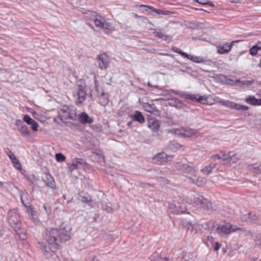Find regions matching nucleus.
Masks as SVG:
<instances>
[{"label":"nucleus","mask_w":261,"mask_h":261,"mask_svg":"<svg viewBox=\"0 0 261 261\" xmlns=\"http://www.w3.org/2000/svg\"><path fill=\"white\" fill-rule=\"evenodd\" d=\"M70 239V228H46L42 236V241L38 242L39 247L47 258L53 255L58 249L60 244Z\"/></svg>","instance_id":"f257e3e1"},{"label":"nucleus","mask_w":261,"mask_h":261,"mask_svg":"<svg viewBox=\"0 0 261 261\" xmlns=\"http://www.w3.org/2000/svg\"><path fill=\"white\" fill-rule=\"evenodd\" d=\"M59 115L61 120L64 119L76 120L77 118L76 109L73 106H63L60 110Z\"/></svg>","instance_id":"f03ea898"},{"label":"nucleus","mask_w":261,"mask_h":261,"mask_svg":"<svg viewBox=\"0 0 261 261\" xmlns=\"http://www.w3.org/2000/svg\"><path fill=\"white\" fill-rule=\"evenodd\" d=\"M86 95L85 83L82 81H79L77 82L76 88L73 93L76 103L80 104L84 102L86 99Z\"/></svg>","instance_id":"7ed1b4c3"},{"label":"nucleus","mask_w":261,"mask_h":261,"mask_svg":"<svg viewBox=\"0 0 261 261\" xmlns=\"http://www.w3.org/2000/svg\"><path fill=\"white\" fill-rule=\"evenodd\" d=\"M8 218L10 225L17 232V229L19 230L21 228V224L17 211L16 210H10L8 213Z\"/></svg>","instance_id":"20e7f679"},{"label":"nucleus","mask_w":261,"mask_h":261,"mask_svg":"<svg viewBox=\"0 0 261 261\" xmlns=\"http://www.w3.org/2000/svg\"><path fill=\"white\" fill-rule=\"evenodd\" d=\"M172 91L175 94L186 99H190L193 101H197L202 104H205L207 102V98L204 96H201L199 94H191L187 92H179L172 90Z\"/></svg>","instance_id":"39448f33"},{"label":"nucleus","mask_w":261,"mask_h":261,"mask_svg":"<svg viewBox=\"0 0 261 261\" xmlns=\"http://www.w3.org/2000/svg\"><path fill=\"white\" fill-rule=\"evenodd\" d=\"M240 228L236 225H233L230 223H225L219 225L217 227V232L221 236H227Z\"/></svg>","instance_id":"423d86ee"},{"label":"nucleus","mask_w":261,"mask_h":261,"mask_svg":"<svg viewBox=\"0 0 261 261\" xmlns=\"http://www.w3.org/2000/svg\"><path fill=\"white\" fill-rule=\"evenodd\" d=\"M94 18H93L94 21L95 25L100 29H102L105 33L109 34L113 31V28L111 24L107 22L104 18L100 15L94 16Z\"/></svg>","instance_id":"0eeeda50"},{"label":"nucleus","mask_w":261,"mask_h":261,"mask_svg":"<svg viewBox=\"0 0 261 261\" xmlns=\"http://www.w3.org/2000/svg\"><path fill=\"white\" fill-rule=\"evenodd\" d=\"M193 202L199 208L207 211H213L214 210L212 203L202 196L197 195L195 196L193 199Z\"/></svg>","instance_id":"6e6552de"},{"label":"nucleus","mask_w":261,"mask_h":261,"mask_svg":"<svg viewBox=\"0 0 261 261\" xmlns=\"http://www.w3.org/2000/svg\"><path fill=\"white\" fill-rule=\"evenodd\" d=\"M175 169L185 173L192 174H194L198 170L196 167L194 166L192 163L187 164L182 162H178L175 165Z\"/></svg>","instance_id":"1a4fd4ad"},{"label":"nucleus","mask_w":261,"mask_h":261,"mask_svg":"<svg viewBox=\"0 0 261 261\" xmlns=\"http://www.w3.org/2000/svg\"><path fill=\"white\" fill-rule=\"evenodd\" d=\"M173 158V155H168L165 152H162L155 154L152 158V161L156 164L162 165L169 161H171Z\"/></svg>","instance_id":"9d476101"},{"label":"nucleus","mask_w":261,"mask_h":261,"mask_svg":"<svg viewBox=\"0 0 261 261\" xmlns=\"http://www.w3.org/2000/svg\"><path fill=\"white\" fill-rule=\"evenodd\" d=\"M97 61L98 63L99 67L101 69H106L109 66L110 63V59L106 54L103 53L99 55L97 57Z\"/></svg>","instance_id":"9b49d317"},{"label":"nucleus","mask_w":261,"mask_h":261,"mask_svg":"<svg viewBox=\"0 0 261 261\" xmlns=\"http://www.w3.org/2000/svg\"><path fill=\"white\" fill-rule=\"evenodd\" d=\"M239 42V41H232L230 43H226L222 44H220L217 46V53L219 54H225L228 53L232 46V45L236 43Z\"/></svg>","instance_id":"f8f14e48"},{"label":"nucleus","mask_w":261,"mask_h":261,"mask_svg":"<svg viewBox=\"0 0 261 261\" xmlns=\"http://www.w3.org/2000/svg\"><path fill=\"white\" fill-rule=\"evenodd\" d=\"M42 179L46 186L54 190L57 189L55 179L48 172H46L44 173Z\"/></svg>","instance_id":"ddd939ff"},{"label":"nucleus","mask_w":261,"mask_h":261,"mask_svg":"<svg viewBox=\"0 0 261 261\" xmlns=\"http://www.w3.org/2000/svg\"><path fill=\"white\" fill-rule=\"evenodd\" d=\"M20 199L23 206L26 209L32 207L33 206L31 204L30 197L28 193L25 191H20Z\"/></svg>","instance_id":"4468645a"},{"label":"nucleus","mask_w":261,"mask_h":261,"mask_svg":"<svg viewBox=\"0 0 261 261\" xmlns=\"http://www.w3.org/2000/svg\"><path fill=\"white\" fill-rule=\"evenodd\" d=\"M26 211L28 214L30 219L35 224L37 225L39 223V220L37 216V213L35 210L33 206L26 209Z\"/></svg>","instance_id":"2eb2a0df"},{"label":"nucleus","mask_w":261,"mask_h":261,"mask_svg":"<svg viewBox=\"0 0 261 261\" xmlns=\"http://www.w3.org/2000/svg\"><path fill=\"white\" fill-rule=\"evenodd\" d=\"M211 158L214 161L218 160L220 161L224 162V164L228 163L230 158L229 152L228 153L221 152V154L213 155L211 156Z\"/></svg>","instance_id":"dca6fc26"},{"label":"nucleus","mask_w":261,"mask_h":261,"mask_svg":"<svg viewBox=\"0 0 261 261\" xmlns=\"http://www.w3.org/2000/svg\"><path fill=\"white\" fill-rule=\"evenodd\" d=\"M199 133L195 129L191 128H183L182 137L187 138H197Z\"/></svg>","instance_id":"f3484780"},{"label":"nucleus","mask_w":261,"mask_h":261,"mask_svg":"<svg viewBox=\"0 0 261 261\" xmlns=\"http://www.w3.org/2000/svg\"><path fill=\"white\" fill-rule=\"evenodd\" d=\"M23 120L28 124L31 125V128L34 131H37L38 130V123L32 119L29 115H24Z\"/></svg>","instance_id":"a211bd4d"},{"label":"nucleus","mask_w":261,"mask_h":261,"mask_svg":"<svg viewBox=\"0 0 261 261\" xmlns=\"http://www.w3.org/2000/svg\"><path fill=\"white\" fill-rule=\"evenodd\" d=\"M99 103L103 106L106 107L109 102V98L108 94L105 93L103 90H101V92L99 94V96L98 97Z\"/></svg>","instance_id":"6ab92c4d"},{"label":"nucleus","mask_w":261,"mask_h":261,"mask_svg":"<svg viewBox=\"0 0 261 261\" xmlns=\"http://www.w3.org/2000/svg\"><path fill=\"white\" fill-rule=\"evenodd\" d=\"M79 119L80 122L83 124H91L93 122V118L89 116V115L85 112H83L79 115Z\"/></svg>","instance_id":"aec40b11"},{"label":"nucleus","mask_w":261,"mask_h":261,"mask_svg":"<svg viewBox=\"0 0 261 261\" xmlns=\"http://www.w3.org/2000/svg\"><path fill=\"white\" fill-rule=\"evenodd\" d=\"M86 163L84 159L75 158L72 161L71 167L72 169L82 168Z\"/></svg>","instance_id":"412c9836"},{"label":"nucleus","mask_w":261,"mask_h":261,"mask_svg":"<svg viewBox=\"0 0 261 261\" xmlns=\"http://www.w3.org/2000/svg\"><path fill=\"white\" fill-rule=\"evenodd\" d=\"M169 210L171 213L175 214L184 213L186 212V209L182 210L181 206H179V203L177 205L170 203L169 204Z\"/></svg>","instance_id":"4be33fe9"},{"label":"nucleus","mask_w":261,"mask_h":261,"mask_svg":"<svg viewBox=\"0 0 261 261\" xmlns=\"http://www.w3.org/2000/svg\"><path fill=\"white\" fill-rule=\"evenodd\" d=\"M247 168L250 171L256 174H261V164H249Z\"/></svg>","instance_id":"5701e85b"},{"label":"nucleus","mask_w":261,"mask_h":261,"mask_svg":"<svg viewBox=\"0 0 261 261\" xmlns=\"http://www.w3.org/2000/svg\"><path fill=\"white\" fill-rule=\"evenodd\" d=\"M132 118L136 121L143 123L145 121V118L142 114L139 111L135 112V114L131 116Z\"/></svg>","instance_id":"b1692460"},{"label":"nucleus","mask_w":261,"mask_h":261,"mask_svg":"<svg viewBox=\"0 0 261 261\" xmlns=\"http://www.w3.org/2000/svg\"><path fill=\"white\" fill-rule=\"evenodd\" d=\"M219 102L224 107L236 110L237 103L234 102L221 99Z\"/></svg>","instance_id":"393cba45"},{"label":"nucleus","mask_w":261,"mask_h":261,"mask_svg":"<svg viewBox=\"0 0 261 261\" xmlns=\"http://www.w3.org/2000/svg\"><path fill=\"white\" fill-rule=\"evenodd\" d=\"M191 181L198 186H201L206 183V179L204 178L196 177L194 176L191 178Z\"/></svg>","instance_id":"a878e982"},{"label":"nucleus","mask_w":261,"mask_h":261,"mask_svg":"<svg viewBox=\"0 0 261 261\" xmlns=\"http://www.w3.org/2000/svg\"><path fill=\"white\" fill-rule=\"evenodd\" d=\"M245 101L252 106H260L259 99L256 98L255 96L252 95L249 96L245 99Z\"/></svg>","instance_id":"bb28decb"},{"label":"nucleus","mask_w":261,"mask_h":261,"mask_svg":"<svg viewBox=\"0 0 261 261\" xmlns=\"http://www.w3.org/2000/svg\"><path fill=\"white\" fill-rule=\"evenodd\" d=\"M148 127L153 132H155L159 130L160 127V122L157 120H153L152 121H150L149 122Z\"/></svg>","instance_id":"cd10ccee"},{"label":"nucleus","mask_w":261,"mask_h":261,"mask_svg":"<svg viewBox=\"0 0 261 261\" xmlns=\"http://www.w3.org/2000/svg\"><path fill=\"white\" fill-rule=\"evenodd\" d=\"M236 83H239V86L241 87H248L251 85L252 84L254 83V80H242L240 81V80H237Z\"/></svg>","instance_id":"c85d7f7f"},{"label":"nucleus","mask_w":261,"mask_h":261,"mask_svg":"<svg viewBox=\"0 0 261 261\" xmlns=\"http://www.w3.org/2000/svg\"><path fill=\"white\" fill-rule=\"evenodd\" d=\"M169 105L179 109L184 108L185 106L184 104L180 100L177 99L174 101L170 102Z\"/></svg>","instance_id":"c756f323"},{"label":"nucleus","mask_w":261,"mask_h":261,"mask_svg":"<svg viewBox=\"0 0 261 261\" xmlns=\"http://www.w3.org/2000/svg\"><path fill=\"white\" fill-rule=\"evenodd\" d=\"M229 156H230V158H229V162L228 163H237L239 159V157L238 156V155L234 153L233 152H229Z\"/></svg>","instance_id":"7c9ffc66"},{"label":"nucleus","mask_w":261,"mask_h":261,"mask_svg":"<svg viewBox=\"0 0 261 261\" xmlns=\"http://www.w3.org/2000/svg\"><path fill=\"white\" fill-rule=\"evenodd\" d=\"M249 222L261 225V218L258 217L255 214H252Z\"/></svg>","instance_id":"2f4dec72"},{"label":"nucleus","mask_w":261,"mask_h":261,"mask_svg":"<svg viewBox=\"0 0 261 261\" xmlns=\"http://www.w3.org/2000/svg\"><path fill=\"white\" fill-rule=\"evenodd\" d=\"M150 30L153 31V34H155V37H158L159 38H163L164 37L168 38L169 37L167 35H165L164 33L160 30L157 31L154 29H151Z\"/></svg>","instance_id":"473e14b6"},{"label":"nucleus","mask_w":261,"mask_h":261,"mask_svg":"<svg viewBox=\"0 0 261 261\" xmlns=\"http://www.w3.org/2000/svg\"><path fill=\"white\" fill-rule=\"evenodd\" d=\"M202 227L205 230H211L215 227V222L213 221H210L202 225Z\"/></svg>","instance_id":"72a5a7b5"},{"label":"nucleus","mask_w":261,"mask_h":261,"mask_svg":"<svg viewBox=\"0 0 261 261\" xmlns=\"http://www.w3.org/2000/svg\"><path fill=\"white\" fill-rule=\"evenodd\" d=\"M182 258L185 261H196V257H194L193 254L190 253H185L182 256Z\"/></svg>","instance_id":"f704fd0d"},{"label":"nucleus","mask_w":261,"mask_h":261,"mask_svg":"<svg viewBox=\"0 0 261 261\" xmlns=\"http://www.w3.org/2000/svg\"><path fill=\"white\" fill-rule=\"evenodd\" d=\"M190 60L197 63H204L205 61L203 58L198 56H193L192 55H191Z\"/></svg>","instance_id":"c9c22d12"},{"label":"nucleus","mask_w":261,"mask_h":261,"mask_svg":"<svg viewBox=\"0 0 261 261\" xmlns=\"http://www.w3.org/2000/svg\"><path fill=\"white\" fill-rule=\"evenodd\" d=\"M252 215L251 213H247L246 214H241V219L243 221L250 222V217Z\"/></svg>","instance_id":"e433bc0d"},{"label":"nucleus","mask_w":261,"mask_h":261,"mask_svg":"<svg viewBox=\"0 0 261 261\" xmlns=\"http://www.w3.org/2000/svg\"><path fill=\"white\" fill-rule=\"evenodd\" d=\"M20 132L21 136L23 137L29 136L30 134L28 127L26 125L24 126L22 128L19 130Z\"/></svg>","instance_id":"4c0bfd02"},{"label":"nucleus","mask_w":261,"mask_h":261,"mask_svg":"<svg viewBox=\"0 0 261 261\" xmlns=\"http://www.w3.org/2000/svg\"><path fill=\"white\" fill-rule=\"evenodd\" d=\"M169 132L174 135L182 137V133H183V128L179 129V128H173L171 129Z\"/></svg>","instance_id":"58836bf2"},{"label":"nucleus","mask_w":261,"mask_h":261,"mask_svg":"<svg viewBox=\"0 0 261 261\" xmlns=\"http://www.w3.org/2000/svg\"><path fill=\"white\" fill-rule=\"evenodd\" d=\"M11 161L16 169L18 170H20L21 169V165L19 160L16 157L15 158V159L11 160Z\"/></svg>","instance_id":"ea45409f"},{"label":"nucleus","mask_w":261,"mask_h":261,"mask_svg":"<svg viewBox=\"0 0 261 261\" xmlns=\"http://www.w3.org/2000/svg\"><path fill=\"white\" fill-rule=\"evenodd\" d=\"M56 160L59 162H63L65 161L66 157L61 153H58L56 154Z\"/></svg>","instance_id":"a19ab883"},{"label":"nucleus","mask_w":261,"mask_h":261,"mask_svg":"<svg viewBox=\"0 0 261 261\" xmlns=\"http://www.w3.org/2000/svg\"><path fill=\"white\" fill-rule=\"evenodd\" d=\"M159 258V254L158 252H154L150 256V259L151 261H166V259H163V260H158Z\"/></svg>","instance_id":"79ce46f5"},{"label":"nucleus","mask_w":261,"mask_h":261,"mask_svg":"<svg viewBox=\"0 0 261 261\" xmlns=\"http://www.w3.org/2000/svg\"><path fill=\"white\" fill-rule=\"evenodd\" d=\"M195 1L196 2H197L198 3L201 4L202 5H208L211 6H213V7L214 6V5L213 4V2L207 1V0H195Z\"/></svg>","instance_id":"37998d69"},{"label":"nucleus","mask_w":261,"mask_h":261,"mask_svg":"<svg viewBox=\"0 0 261 261\" xmlns=\"http://www.w3.org/2000/svg\"><path fill=\"white\" fill-rule=\"evenodd\" d=\"M258 50V47L256 45H253L250 49V54L252 56H255Z\"/></svg>","instance_id":"c03bdc74"},{"label":"nucleus","mask_w":261,"mask_h":261,"mask_svg":"<svg viewBox=\"0 0 261 261\" xmlns=\"http://www.w3.org/2000/svg\"><path fill=\"white\" fill-rule=\"evenodd\" d=\"M212 170L211 167L210 166H205L203 169L201 170V171L206 175L209 174Z\"/></svg>","instance_id":"a18cd8bd"},{"label":"nucleus","mask_w":261,"mask_h":261,"mask_svg":"<svg viewBox=\"0 0 261 261\" xmlns=\"http://www.w3.org/2000/svg\"><path fill=\"white\" fill-rule=\"evenodd\" d=\"M249 109L248 107L244 105L237 103L236 110H242L243 111H247Z\"/></svg>","instance_id":"49530a36"},{"label":"nucleus","mask_w":261,"mask_h":261,"mask_svg":"<svg viewBox=\"0 0 261 261\" xmlns=\"http://www.w3.org/2000/svg\"><path fill=\"white\" fill-rule=\"evenodd\" d=\"M43 208L47 215H49L51 212V208L48 203H45L43 205Z\"/></svg>","instance_id":"de8ad7c7"},{"label":"nucleus","mask_w":261,"mask_h":261,"mask_svg":"<svg viewBox=\"0 0 261 261\" xmlns=\"http://www.w3.org/2000/svg\"><path fill=\"white\" fill-rule=\"evenodd\" d=\"M28 180L32 184H34L38 179L33 174L30 175L27 177Z\"/></svg>","instance_id":"09e8293b"},{"label":"nucleus","mask_w":261,"mask_h":261,"mask_svg":"<svg viewBox=\"0 0 261 261\" xmlns=\"http://www.w3.org/2000/svg\"><path fill=\"white\" fill-rule=\"evenodd\" d=\"M15 124L17 126L18 130L20 129L21 128H22L25 125L24 124L23 121H22L21 120L18 119L15 122Z\"/></svg>","instance_id":"8fccbe9b"},{"label":"nucleus","mask_w":261,"mask_h":261,"mask_svg":"<svg viewBox=\"0 0 261 261\" xmlns=\"http://www.w3.org/2000/svg\"><path fill=\"white\" fill-rule=\"evenodd\" d=\"M5 152L7 154V155L9 156L10 160L15 159V158L16 156L14 155V154L12 153V152L9 148H7Z\"/></svg>","instance_id":"3c124183"},{"label":"nucleus","mask_w":261,"mask_h":261,"mask_svg":"<svg viewBox=\"0 0 261 261\" xmlns=\"http://www.w3.org/2000/svg\"><path fill=\"white\" fill-rule=\"evenodd\" d=\"M102 208L103 210L107 211V212H111L113 211L112 208L107 205H103L102 206Z\"/></svg>","instance_id":"603ef678"},{"label":"nucleus","mask_w":261,"mask_h":261,"mask_svg":"<svg viewBox=\"0 0 261 261\" xmlns=\"http://www.w3.org/2000/svg\"><path fill=\"white\" fill-rule=\"evenodd\" d=\"M172 50L176 53H178L179 54V55H180V54L182 52V50H181L179 48H178V47H176V46H173L172 48Z\"/></svg>","instance_id":"864d4df0"},{"label":"nucleus","mask_w":261,"mask_h":261,"mask_svg":"<svg viewBox=\"0 0 261 261\" xmlns=\"http://www.w3.org/2000/svg\"><path fill=\"white\" fill-rule=\"evenodd\" d=\"M221 246V244H220L219 242H216L214 248V251H218L220 249Z\"/></svg>","instance_id":"5fc2aeb1"},{"label":"nucleus","mask_w":261,"mask_h":261,"mask_svg":"<svg viewBox=\"0 0 261 261\" xmlns=\"http://www.w3.org/2000/svg\"><path fill=\"white\" fill-rule=\"evenodd\" d=\"M180 55L182 56V57H184L185 58H186L189 59V60H190V58L191 57L190 55H188L187 53H186L182 51L181 53L180 54Z\"/></svg>","instance_id":"6e6d98bb"},{"label":"nucleus","mask_w":261,"mask_h":261,"mask_svg":"<svg viewBox=\"0 0 261 261\" xmlns=\"http://www.w3.org/2000/svg\"><path fill=\"white\" fill-rule=\"evenodd\" d=\"M91 200V198L90 196L83 197V201H84V202H88Z\"/></svg>","instance_id":"4d7b16f0"},{"label":"nucleus","mask_w":261,"mask_h":261,"mask_svg":"<svg viewBox=\"0 0 261 261\" xmlns=\"http://www.w3.org/2000/svg\"><path fill=\"white\" fill-rule=\"evenodd\" d=\"M140 186L142 187V188H149V187L150 185V184H148V183H141L140 184Z\"/></svg>","instance_id":"13d9d810"},{"label":"nucleus","mask_w":261,"mask_h":261,"mask_svg":"<svg viewBox=\"0 0 261 261\" xmlns=\"http://www.w3.org/2000/svg\"><path fill=\"white\" fill-rule=\"evenodd\" d=\"M155 12L158 14H167V13H164V11L162 10H160V9H157V10H155Z\"/></svg>","instance_id":"bf43d9fd"},{"label":"nucleus","mask_w":261,"mask_h":261,"mask_svg":"<svg viewBox=\"0 0 261 261\" xmlns=\"http://www.w3.org/2000/svg\"><path fill=\"white\" fill-rule=\"evenodd\" d=\"M94 88L96 91H98V83L97 81H94Z\"/></svg>","instance_id":"052dcab7"},{"label":"nucleus","mask_w":261,"mask_h":261,"mask_svg":"<svg viewBox=\"0 0 261 261\" xmlns=\"http://www.w3.org/2000/svg\"><path fill=\"white\" fill-rule=\"evenodd\" d=\"M217 164V163H212L208 166L211 167L212 170L215 167L216 165Z\"/></svg>","instance_id":"680f3d73"},{"label":"nucleus","mask_w":261,"mask_h":261,"mask_svg":"<svg viewBox=\"0 0 261 261\" xmlns=\"http://www.w3.org/2000/svg\"><path fill=\"white\" fill-rule=\"evenodd\" d=\"M179 206H181L182 210H185L186 209V212H184V213H188V214L189 213V212L187 211V208L185 207V206L184 203H182V205H179Z\"/></svg>","instance_id":"e2e57ef3"},{"label":"nucleus","mask_w":261,"mask_h":261,"mask_svg":"<svg viewBox=\"0 0 261 261\" xmlns=\"http://www.w3.org/2000/svg\"><path fill=\"white\" fill-rule=\"evenodd\" d=\"M3 235V226L0 225V238Z\"/></svg>","instance_id":"0e129e2a"},{"label":"nucleus","mask_w":261,"mask_h":261,"mask_svg":"<svg viewBox=\"0 0 261 261\" xmlns=\"http://www.w3.org/2000/svg\"><path fill=\"white\" fill-rule=\"evenodd\" d=\"M256 45H257V46L258 47V50H261V42H258L256 44Z\"/></svg>","instance_id":"69168bd1"},{"label":"nucleus","mask_w":261,"mask_h":261,"mask_svg":"<svg viewBox=\"0 0 261 261\" xmlns=\"http://www.w3.org/2000/svg\"><path fill=\"white\" fill-rule=\"evenodd\" d=\"M185 226L187 227V229H189L192 226V225L190 223H188Z\"/></svg>","instance_id":"338daca9"},{"label":"nucleus","mask_w":261,"mask_h":261,"mask_svg":"<svg viewBox=\"0 0 261 261\" xmlns=\"http://www.w3.org/2000/svg\"><path fill=\"white\" fill-rule=\"evenodd\" d=\"M89 261H99L98 259L96 257H93L92 259Z\"/></svg>","instance_id":"774afa93"}]
</instances>
